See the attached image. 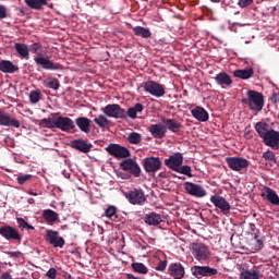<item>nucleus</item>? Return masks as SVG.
<instances>
[{
    "mask_svg": "<svg viewBox=\"0 0 279 279\" xmlns=\"http://www.w3.org/2000/svg\"><path fill=\"white\" fill-rule=\"evenodd\" d=\"M40 49H43V44L40 43H34L28 47V51L37 56L34 58V62L37 64V66H40V69L44 71H60L62 65L47 57H43V54L38 52Z\"/></svg>",
    "mask_w": 279,
    "mask_h": 279,
    "instance_id": "f257e3e1",
    "label": "nucleus"
},
{
    "mask_svg": "<svg viewBox=\"0 0 279 279\" xmlns=\"http://www.w3.org/2000/svg\"><path fill=\"white\" fill-rule=\"evenodd\" d=\"M163 162L168 169L175 171V173H181L182 175H193L191 173V167L182 165V162H184V156L182 153H174L170 155L169 158L165 159Z\"/></svg>",
    "mask_w": 279,
    "mask_h": 279,
    "instance_id": "f03ea898",
    "label": "nucleus"
},
{
    "mask_svg": "<svg viewBox=\"0 0 279 279\" xmlns=\"http://www.w3.org/2000/svg\"><path fill=\"white\" fill-rule=\"evenodd\" d=\"M241 104L247 106L253 112H260L265 108V96L260 92L250 89L246 98H242Z\"/></svg>",
    "mask_w": 279,
    "mask_h": 279,
    "instance_id": "7ed1b4c3",
    "label": "nucleus"
},
{
    "mask_svg": "<svg viewBox=\"0 0 279 279\" xmlns=\"http://www.w3.org/2000/svg\"><path fill=\"white\" fill-rule=\"evenodd\" d=\"M0 236L5 239V241H12L13 243H19L23 241V234L19 230L10 225H4L0 227Z\"/></svg>",
    "mask_w": 279,
    "mask_h": 279,
    "instance_id": "20e7f679",
    "label": "nucleus"
},
{
    "mask_svg": "<svg viewBox=\"0 0 279 279\" xmlns=\"http://www.w3.org/2000/svg\"><path fill=\"white\" fill-rule=\"evenodd\" d=\"M101 112L111 119H128V112L117 104L102 107Z\"/></svg>",
    "mask_w": 279,
    "mask_h": 279,
    "instance_id": "39448f33",
    "label": "nucleus"
},
{
    "mask_svg": "<svg viewBox=\"0 0 279 279\" xmlns=\"http://www.w3.org/2000/svg\"><path fill=\"white\" fill-rule=\"evenodd\" d=\"M105 149L106 151H108L110 156H113V158L121 159V158H130L131 156L130 149H128V147L122 146L120 144L111 143Z\"/></svg>",
    "mask_w": 279,
    "mask_h": 279,
    "instance_id": "423d86ee",
    "label": "nucleus"
},
{
    "mask_svg": "<svg viewBox=\"0 0 279 279\" xmlns=\"http://www.w3.org/2000/svg\"><path fill=\"white\" fill-rule=\"evenodd\" d=\"M191 274L194 276V278L201 279V278H210L213 276H217L219 274V270L217 268H213L210 266H193L191 268Z\"/></svg>",
    "mask_w": 279,
    "mask_h": 279,
    "instance_id": "0eeeda50",
    "label": "nucleus"
},
{
    "mask_svg": "<svg viewBox=\"0 0 279 279\" xmlns=\"http://www.w3.org/2000/svg\"><path fill=\"white\" fill-rule=\"evenodd\" d=\"M144 89L146 93L157 98L165 97V94L167 93L165 89V85L155 81L145 82Z\"/></svg>",
    "mask_w": 279,
    "mask_h": 279,
    "instance_id": "6e6552de",
    "label": "nucleus"
},
{
    "mask_svg": "<svg viewBox=\"0 0 279 279\" xmlns=\"http://www.w3.org/2000/svg\"><path fill=\"white\" fill-rule=\"evenodd\" d=\"M191 252L196 260H208L210 250L204 243H192Z\"/></svg>",
    "mask_w": 279,
    "mask_h": 279,
    "instance_id": "1a4fd4ad",
    "label": "nucleus"
},
{
    "mask_svg": "<svg viewBox=\"0 0 279 279\" xmlns=\"http://www.w3.org/2000/svg\"><path fill=\"white\" fill-rule=\"evenodd\" d=\"M45 239L49 245H52V247H59L62 250V247L66 245V241H64V238L60 236V232L53 231L51 229L46 230Z\"/></svg>",
    "mask_w": 279,
    "mask_h": 279,
    "instance_id": "9d476101",
    "label": "nucleus"
},
{
    "mask_svg": "<svg viewBox=\"0 0 279 279\" xmlns=\"http://www.w3.org/2000/svg\"><path fill=\"white\" fill-rule=\"evenodd\" d=\"M183 189L187 195H191L192 197H206L208 195V192L204 189V186L193 183V182H185L183 183Z\"/></svg>",
    "mask_w": 279,
    "mask_h": 279,
    "instance_id": "9b49d317",
    "label": "nucleus"
},
{
    "mask_svg": "<svg viewBox=\"0 0 279 279\" xmlns=\"http://www.w3.org/2000/svg\"><path fill=\"white\" fill-rule=\"evenodd\" d=\"M226 162L232 171H243L250 167V161L243 157H227Z\"/></svg>",
    "mask_w": 279,
    "mask_h": 279,
    "instance_id": "f8f14e48",
    "label": "nucleus"
},
{
    "mask_svg": "<svg viewBox=\"0 0 279 279\" xmlns=\"http://www.w3.org/2000/svg\"><path fill=\"white\" fill-rule=\"evenodd\" d=\"M143 167L146 173H156L162 168V161L160 157H147L143 160Z\"/></svg>",
    "mask_w": 279,
    "mask_h": 279,
    "instance_id": "ddd939ff",
    "label": "nucleus"
},
{
    "mask_svg": "<svg viewBox=\"0 0 279 279\" xmlns=\"http://www.w3.org/2000/svg\"><path fill=\"white\" fill-rule=\"evenodd\" d=\"M120 169L131 173V175H141V166L132 158L122 160L120 162Z\"/></svg>",
    "mask_w": 279,
    "mask_h": 279,
    "instance_id": "4468645a",
    "label": "nucleus"
},
{
    "mask_svg": "<svg viewBox=\"0 0 279 279\" xmlns=\"http://www.w3.org/2000/svg\"><path fill=\"white\" fill-rule=\"evenodd\" d=\"M56 128L61 130V132H70V130H75V124L69 117L57 116Z\"/></svg>",
    "mask_w": 279,
    "mask_h": 279,
    "instance_id": "2eb2a0df",
    "label": "nucleus"
},
{
    "mask_svg": "<svg viewBox=\"0 0 279 279\" xmlns=\"http://www.w3.org/2000/svg\"><path fill=\"white\" fill-rule=\"evenodd\" d=\"M126 199H129L130 204L143 206L147 198L145 197V193L141 190H134L125 194Z\"/></svg>",
    "mask_w": 279,
    "mask_h": 279,
    "instance_id": "dca6fc26",
    "label": "nucleus"
},
{
    "mask_svg": "<svg viewBox=\"0 0 279 279\" xmlns=\"http://www.w3.org/2000/svg\"><path fill=\"white\" fill-rule=\"evenodd\" d=\"M0 125H3L4 128H21V122L12 118L10 113L0 110Z\"/></svg>",
    "mask_w": 279,
    "mask_h": 279,
    "instance_id": "f3484780",
    "label": "nucleus"
},
{
    "mask_svg": "<svg viewBox=\"0 0 279 279\" xmlns=\"http://www.w3.org/2000/svg\"><path fill=\"white\" fill-rule=\"evenodd\" d=\"M263 143L267 145V147H279V132L270 129L268 133L263 137Z\"/></svg>",
    "mask_w": 279,
    "mask_h": 279,
    "instance_id": "a211bd4d",
    "label": "nucleus"
},
{
    "mask_svg": "<svg viewBox=\"0 0 279 279\" xmlns=\"http://www.w3.org/2000/svg\"><path fill=\"white\" fill-rule=\"evenodd\" d=\"M210 202L216 206V208H219L223 215H228V213H230V203H228L223 196L213 195L210 197Z\"/></svg>",
    "mask_w": 279,
    "mask_h": 279,
    "instance_id": "6ab92c4d",
    "label": "nucleus"
},
{
    "mask_svg": "<svg viewBox=\"0 0 279 279\" xmlns=\"http://www.w3.org/2000/svg\"><path fill=\"white\" fill-rule=\"evenodd\" d=\"M185 274L184 266L180 263L170 264L168 267V275L173 279H182Z\"/></svg>",
    "mask_w": 279,
    "mask_h": 279,
    "instance_id": "aec40b11",
    "label": "nucleus"
},
{
    "mask_svg": "<svg viewBox=\"0 0 279 279\" xmlns=\"http://www.w3.org/2000/svg\"><path fill=\"white\" fill-rule=\"evenodd\" d=\"M72 149H76L77 151H81L82 154H88L93 149V144L87 143L86 140H73L71 142Z\"/></svg>",
    "mask_w": 279,
    "mask_h": 279,
    "instance_id": "412c9836",
    "label": "nucleus"
},
{
    "mask_svg": "<svg viewBox=\"0 0 279 279\" xmlns=\"http://www.w3.org/2000/svg\"><path fill=\"white\" fill-rule=\"evenodd\" d=\"M148 132H150L154 138H165V136H167V126L162 124H151L148 128Z\"/></svg>",
    "mask_w": 279,
    "mask_h": 279,
    "instance_id": "4be33fe9",
    "label": "nucleus"
},
{
    "mask_svg": "<svg viewBox=\"0 0 279 279\" xmlns=\"http://www.w3.org/2000/svg\"><path fill=\"white\" fill-rule=\"evenodd\" d=\"M263 278V272L258 267L254 266L252 269H243L240 274V279H260Z\"/></svg>",
    "mask_w": 279,
    "mask_h": 279,
    "instance_id": "5701e85b",
    "label": "nucleus"
},
{
    "mask_svg": "<svg viewBox=\"0 0 279 279\" xmlns=\"http://www.w3.org/2000/svg\"><path fill=\"white\" fill-rule=\"evenodd\" d=\"M0 71L1 73H7L9 75H13V73H19V65L13 64L10 60H1L0 61Z\"/></svg>",
    "mask_w": 279,
    "mask_h": 279,
    "instance_id": "b1692460",
    "label": "nucleus"
},
{
    "mask_svg": "<svg viewBox=\"0 0 279 279\" xmlns=\"http://www.w3.org/2000/svg\"><path fill=\"white\" fill-rule=\"evenodd\" d=\"M162 123L165 124L166 131L172 132L173 134H178L180 130H182V123L178 122L175 119H162Z\"/></svg>",
    "mask_w": 279,
    "mask_h": 279,
    "instance_id": "393cba45",
    "label": "nucleus"
},
{
    "mask_svg": "<svg viewBox=\"0 0 279 279\" xmlns=\"http://www.w3.org/2000/svg\"><path fill=\"white\" fill-rule=\"evenodd\" d=\"M262 197H265L272 206H279V196L271 187H264Z\"/></svg>",
    "mask_w": 279,
    "mask_h": 279,
    "instance_id": "a878e982",
    "label": "nucleus"
},
{
    "mask_svg": "<svg viewBox=\"0 0 279 279\" xmlns=\"http://www.w3.org/2000/svg\"><path fill=\"white\" fill-rule=\"evenodd\" d=\"M144 221L147 226H160L162 223V215L151 211L144 216Z\"/></svg>",
    "mask_w": 279,
    "mask_h": 279,
    "instance_id": "bb28decb",
    "label": "nucleus"
},
{
    "mask_svg": "<svg viewBox=\"0 0 279 279\" xmlns=\"http://www.w3.org/2000/svg\"><path fill=\"white\" fill-rule=\"evenodd\" d=\"M191 114L194 117V119H196V121H201L202 123H206V121L209 119L208 111H206V109L203 107L192 109Z\"/></svg>",
    "mask_w": 279,
    "mask_h": 279,
    "instance_id": "cd10ccee",
    "label": "nucleus"
},
{
    "mask_svg": "<svg viewBox=\"0 0 279 279\" xmlns=\"http://www.w3.org/2000/svg\"><path fill=\"white\" fill-rule=\"evenodd\" d=\"M14 49L21 60H29V46L27 44L16 43Z\"/></svg>",
    "mask_w": 279,
    "mask_h": 279,
    "instance_id": "c85d7f7f",
    "label": "nucleus"
},
{
    "mask_svg": "<svg viewBox=\"0 0 279 279\" xmlns=\"http://www.w3.org/2000/svg\"><path fill=\"white\" fill-rule=\"evenodd\" d=\"M75 124L77 125L78 130H81V132H84L85 134L90 133V119L86 117L76 118Z\"/></svg>",
    "mask_w": 279,
    "mask_h": 279,
    "instance_id": "c756f323",
    "label": "nucleus"
},
{
    "mask_svg": "<svg viewBox=\"0 0 279 279\" xmlns=\"http://www.w3.org/2000/svg\"><path fill=\"white\" fill-rule=\"evenodd\" d=\"M215 82L218 83L219 86H232V77L226 72H220L216 75Z\"/></svg>",
    "mask_w": 279,
    "mask_h": 279,
    "instance_id": "7c9ffc66",
    "label": "nucleus"
},
{
    "mask_svg": "<svg viewBox=\"0 0 279 279\" xmlns=\"http://www.w3.org/2000/svg\"><path fill=\"white\" fill-rule=\"evenodd\" d=\"M133 34L134 36H137L138 38H151V29L144 26H135L133 27Z\"/></svg>",
    "mask_w": 279,
    "mask_h": 279,
    "instance_id": "2f4dec72",
    "label": "nucleus"
},
{
    "mask_svg": "<svg viewBox=\"0 0 279 279\" xmlns=\"http://www.w3.org/2000/svg\"><path fill=\"white\" fill-rule=\"evenodd\" d=\"M60 113H52L48 118H44L40 120L39 125H43V128H48L49 130L56 129V119L59 117Z\"/></svg>",
    "mask_w": 279,
    "mask_h": 279,
    "instance_id": "473e14b6",
    "label": "nucleus"
},
{
    "mask_svg": "<svg viewBox=\"0 0 279 279\" xmlns=\"http://www.w3.org/2000/svg\"><path fill=\"white\" fill-rule=\"evenodd\" d=\"M234 77H238L239 80H250L254 76V69L247 68L244 70H235L233 72Z\"/></svg>",
    "mask_w": 279,
    "mask_h": 279,
    "instance_id": "72a5a7b5",
    "label": "nucleus"
},
{
    "mask_svg": "<svg viewBox=\"0 0 279 279\" xmlns=\"http://www.w3.org/2000/svg\"><path fill=\"white\" fill-rule=\"evenodd\" d=\"M43 217L47 223H56V221L60 219V215H58V213L53 211L52 209H45Z\"/></svg>",
    "mask_w": 279,
    "mask_h": 279,
    "instance_id": "f704fd0d",
    "label": "nucleus"
},
{
    "mask_svg": "<svg viewBox=\"0 0 279 279\" xmlns=\"http://www.w3.org/2000/svg\"><path fill=\"white\" fill-rule=\"evenodd\" d=\"M43 86H45V88H51L52 90H58L60 88V81L56 77H48L44 80Z\"/></svg>",
    "mask_w": 279,
    "mask_h": 279,
    "instance_id": "c9c22d12",
    "label": "nucleus"
},
{
    "mask_svg": "<svg viewBox=\"0 0 279 279\" xmlns=\"http://www.w3.org/2000/svg\"><path fill=\"white\" fill-rule=\"evenodd\" d=\"M32 10H43L47 5V0H24Z\"/></svg>",
    "mask_w": 279,
    "mask_h": 279,
    "instance_id": "e433bc0d",
    "label": "nucleus"
},
{
    "mask_svg": "<svg viewBox=\"0 0 279 279\" xmlns=\"http://www.w3.org/2000/svg\"><path fill=\"white\" fill-rule=\"evenodd\" d=\"M268 128H269V124H267L266 122H257L255 124V130L260 138H263L264 136H267V133H269Z\"/></svg>",
    "mask_w": 279,
    "mask_h": 279,
    "instance_id": "4c0bfd02",
    "label": "nucleus"
},
{
    "mask_svg": "<svg viewBox=\"0 0 279 279\" xmlns=\"http://www.w3.org/2000/svg\"><path fill=\"white\" fill-rule=\"evenodd\" d=\"M94 123H96L98 128L104 130L105 128H108V125H110V120H108L106 116L99 114L97 118L94 119Z\"/></svg>",
    "mask_w": 279,
    "mask_h": 279,
    "instance_id": "58836bf2",
    "label": "nucleus"
},
{
    "mask_svg": "<svg viewBox=\"0 0 279 279\" xmlns=\"http://www.w3.org/2000/svg\"><path fill=\"white\" fill-rule=\"evenodd\" d=\"M16 223L20 230H34V226L29 225V222L23 218H16Z\"/></svg>",
    "mask_w": 279,
    "mask_h": 279,
    "instance_id": "ea45409f",
    "label": "nucleus"
},
{
    "mask_svg": "<svg viewBox=\"0 0 279 279\" xmlns=\"http://www.w3.org/2000/svg\"><path fill=\"white\" fill-rule=\"evenodd\" d=\"M132 269L136 274H147V271H148V269L145 267V264H143V263H133Z\"/></svg>",
    "mask_w": 279,
    "mask_h": 279,
    "instance_id": "a19ab883",
    "label": "nucleus"
},
{
    "mask_svg": "<svg viewBox=\"0 0 279 279\" xmlns=\"http://www.w3.org/2000/svg\"><path fill=\"white\" fill-rule=\"evenodd\" d=\"M128 141L131 143V145H138V143L142 141L141 134L132 132L129 134Z\"/></svg>",
    "mask_w": 279,
    "mask_h": 279,
    "instance_id": "79ce46f5",
    "label": "nucleus"
},
{
    "mask_svg": "<svg viewBox=\"0 0 279 279\" xmlns=\"http://www.w3.org/2000/svg\"><path fill=\"white\" fill-rule=\"evenodd\" d=\"M40 90H32L29 93V101L31 104H38L40 101Z\"/></svg>",
    "mask_w": 279,
    "mask_h": 279,
    "instance_id": "37998d69",
    "label": "nucleus"
},
{
    "mask_svg": "<svg viewBox=\"0 0 279 279\" xmlns=\"http://www.w3.org/2000/svg\"><path fill=\"white\" fill-rule=\"evenodd\" d=\"M117 215V207L114 205H110L106 210L102 217H107L108 219H112Z\"/></svg>",
    "mask_w": 279,
    "mask_h": 279,
    "instance_id": "c03bdc74",
    "label": "nucleus"
},
{
    "mask_svg": "<svg viewBox=\"0 0 279 279\" xmlns=\"http://www.w3.org/2000/svg\"><path fill=\"white\" fill-rule=\"evenodd\" d=\"M220 8L225 10V12H230L232 10V0H222Z\"/></svg>",
    "mask_w": 279,
    "mask_h": 279,
    "instance_id": "a18cd8bd",
    "label": "nucleus"
},
{
    "mask_svg": "<svg viewBox=\"0 0 279 279\" xmlns=\"http://www.w3.org/2000/svg\"><path fill=\"white\" fill-rule=\"evenodd\" d=\"M167 265H169L167 259L159 260L155 269L156 271H165V269H167Z\"/></svg>",
    "mask_w": 279,
    "mask_h": 279,
    "instance_id": "49530a36",
    "label": "nucleus"
},
{
    "mask_svg": "<svg viewBox=\"0 0 279 279\" xmlns=\"http://www.w3.org/2000/svg\"><path fill=\"white\" fill-rule=\"evenodd\" d=\"M263 158H265V160H270L272 162H276V155L271 150L264 153Z\"/></svg>",
    "mask_w": 279,
    "mask_h": 279,
    "instance_id": "de8ad7c7",
    "label": "nucleus"
},
{
    "mask_svg": "<svg viewBox=\"0 0 279 279\" xmlns=\"http://www.w3.org/2000/svg\"><path fill=\"white\" fill-rule=\"evenodd\" d=\"M254 241H255V250H263L264 247L263 238L255 235Z\"/></svg>",
    "mask_w": 279,
    "mask_h": 279,
    "instance_id": "09e8293b",
    "label": "nucleus"
},
{
    "mask_svg": "<svg viewBox=\"0 0 279 279\" xmlns=\"http://www.w3.org/2000/svg\"><path fill=\"white\" fill-rule=\"evenodd\" d=\"M58 276V270H56V268H50L47 272H46V277L49 279H56Z\"/></svg>",
    "mask_w": 279,
    "mask_h": 279,
    "instance_id": "8fccbe9b",
    "label": "nucleus"
},
{
    "mask_svg": "<svg viewBox=\"0 0 279 279\" xmlns=\"http://www.w3.org/2000/svg\"><path fill=\"white\" fill-rule=\"evenodd\" d=\"M254 3V0H239L238 5L240 8H248V5H252Z\"/></svg>",
    "mask_w": 279,
    "mask_h": 279,
    "instance_id": "3c124183",
    "label": "nucleus"
},
{
    "mask_svg": "<svg viewBox=\"0 0 279 279\" xmlns=\"http://www.w3.org/2000/svg\"><path fill=\"white\" fill-rule=\"evenodd\" d=\"M133 110H135V113L138 114L141 112H143V110H145V107L143 106V104L137 102L134 105V107H132Z\"/></svg>",
    "mask_w": 279,
    "mask_h": 279,
    "instance_id": "603ef678",
    "label": "nucleus"
},
{
    "mask_svg": "<svg viewBox=\"0 0 279 279\" xmlns=\"http://www.w3.org/2000/svg\"><path fill=\"white\" fill-rule=\"evenodd\" d=\"M136 111L130 107L126 111V118L129 117V119H136Z\"/></svg>",
    "mask_w": 279,
    "mask_h": 279,
    "instance_id": "864d4df0",
    "label": "nucleus"
},
{
    "mask_svg": "<svg viewBox=\"0 0 279 279\" xmlns=\"http://www.w3.org/2000/svg\"><path fill=\"white\" fill-rule=\"evenodd\" d=\"M31 179H32V175H24V177L19 175L17 177V182H19V184H24V183L27 182V180H31Z\"/></svg>",
    "mask_w": 279,
    "mask_h": 279,
    "instance_id": "5fc2aeb1",
    "label": "nucleus"
},
{
    "mask_svg": "<svg viewBox=\"0 0 279 279\" xmlns=\"http://www.w3.org/2000/svg\"><path fill=\"white\" fill-rule=\"evenodd\" d=\"M5 254L8 256H10L11 258H21V252L16 251V252H5Z\"/></svg>",
    "mask_w": 279,
    "mask_h": 279,
    "instance_id": "6e6d98bb",
    "label": "nucleus"
},
{
    "mask_svg": "<svg viewBox=\"0 0 279 279\" xmlns=\"http://www.w3.org/2000/svg\"><path fill=\"white\" fill-rule=\"evenodd\" d=\"M5 16H8V12H7V10H5V7L0 5V21H1L2 19H5Z\"/></svg>",
    "mask_w": 279,
    "mask_h": 279,
    "instance_id": "4d7b16f0",
    "label": "nucleus"
},
{
    "mask_svg": "<svg viewBox=\"0 0 279 279\" xmlns=\"http://www.w3.org/2000/svg\"><path fill=\"white\" fill-rule=\"evenodd\" d=\"M0 279H12V275H10V272H3Z\"/></svg>",
    "mask_w": 279,
    "mask_h": 279,
    "instance_id": "13d9d810",
    "label": "nucleus"
},
{
    "mask_svg": "<svg viewBox=\"0 0 279 279\" xmlns=\"http://www.w3.org/2000/svg\"><path fill=\"white\" fill-rule=\"evenodd\" d=\"M28 195H34L36 197V195H38V193H35L34 191H28Z\"/></svg>",
    "mask_w": 279,
    "mask_h": 279,
    "instance_id": "bf43d9fd",
    "label": "nucleus"
},
{
    "mask_svg": "<svg viewBox=\"0 0 279 279\" xmlns=\"http://www.w3.org/2000/svg\"><path fill=\"white\" fill-rule=\"evenodd\" d=\"M211 3H221V0H210Z\"/></svg>",
    "mask_w": 279,
    "mask_h": 279,
    "instance_id": "052dcab7",
    "label": "nucleus"
},
{
    "mask_svg": "<svg viewBox=\"0 0 279 279\" xmlns=\"http://www.w3.org/2000/svg\"><path fill=\"white\" fill-rule=\"evenodd\" d=\"M27 203H28V204H34L35 201H34V198H28Z\"/></svg>",
    "mask_w": 279,
    "mask_h": 279,
    "instance_id": "680f3d73",
    "label": "nucleus"
},
{
    "mask_svg": "<svg viewBox=\"0 0 279 279\" xmlns=\"http://www.w3.org/2000/svg\"><path fill=\"white\" fill-rule=\"evenodd\" d=\"M122 180H130V177H122Z\"/></svg>",
    "mask_w": 279,
    "mask_h": 279,
    "instance_id": "e2e57ef3",
    "label": "nucleus"
},
{
    "mask_svg": "<svg viewBox=\"0 0 279 279\" xmlns=\"http://www.w3.org/2000/svg\"><path fill=\"white\" fill-rule=\"evenodd\" d=\"M66 178H68V180H70V179H71V175H68Z\"/></svg>",
    "mask_w": 279,
    "mask_h": 279,
    "instance_id": "0e129e2a",
    "label": "nucleus"
},
{
    "mask_svg": "<svg viewBox=\"0 0 279 279\" xmlns=\"http://www.w3.org/2000/svg\"><path fill=\"white\" fill-rule=\"evenodd\" d=\"M234 14H239V11H235Z\"/></svg>",
    "mask_w": 279,
    "mask_h": 279,
    "instance_id": "69168bd1",
    "label": "nucleus"
},
{
    "mask_svg": "<svg viewBox=\"0 0 279 279\" xmlns=\"http://www.w3.org/2000/svg\"><path fill=\"white\" fill-rule=\"evenodd\" d=\"M142 1H145V2H147V1H149V0H142Z\"/></svg>",
    "mask_w": 279,
    "mask_h": 279,
    "instance_id": "338daca9",
    "label": "nucleus"
}]
</instances>
